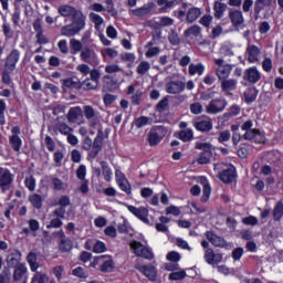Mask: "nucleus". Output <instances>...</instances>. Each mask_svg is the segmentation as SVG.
<instances>
[{
	"label": "nucleus",
	"instance_id": "obj_41",
	"mask_svg": "<svg viewBox=\"0 0 283 283\" xmlns=\"http://www.w3.org/2000/svg\"><path fill=\"white\" fill-rule=\"evenodd\" d=\"M211 144L210 143H197L195 148L200 149L202 154H208L210 156H213V153H211Z\"/></svg>",
	"mask_w": 283,
	"mask_h": 283
},
{
	"label": "nucleus",
	"instance_id": "obj_43",
	"mask_svg": "<svg viewBox=\"0 0 283 283\" xmlns=\"http://www.w3.org/2000/svg\"><path fill=\"white\" fill-rule=\"evenodd\" d=\"M151 12V7H142L132 11L134 17H147Z\"/></svg>",
	"mask_w": 283,
	"mask_h": 283
},
{
	"label": "nucleus",
	"instance_id": "obj_3",
	"mask_svg": "<svg viewBox=\"0 0 283 283\" xmlns=\"http://www.w3.org/2000/svg\"><path fill=\"white\" fill-rule=\"evenodd\" d=\"M94 264H102V273H112L114 271V260L109 255H99L94 259Z\"/></svg>",
	"mask_w": 283,
	"mask_h": 283
},
{
	"label": "nucleus",
	"instance_id": "obj_64",
	"mask_svg": "<svg viewBox=\"0 0 283 283\" xmlns=\"http://www.w3.org/2000/svg\"><path fill=\"white\" fill-rule=\"evenodd\" d=\"M220 54H222L223 56H228L229 59H231V56H233V50H231V48L223 45L220 49Z\"/></svg>",
	"mask_w": 283,
	"mask_h": 283
},
{
	"label": "nucleus",
	"instance_id": "obj_42",
	"mask_svg": "<svg viewBox=\"0 0 283 283\" xmlns=\"http://www.w3.org/2000/svg\"><path fill=\"white\" fill-rule=\"evenodd\" d=\"M179 138L184 143H189V140H193V130L186 129V130L179 132Z\"/></svg>",
	"mask_w": 283,
	"mask_h": 283
},
{
	"label": "nucleus",
	"instance_id": "obj_49",
	"mask_svg": "<svg viewBox=\"0 0 283 283\" xmlns=\"http://www.w3.org/2000/svg\"><path fill=\"white\" fill-rule=\"evenodd\" d=\"M186 277H187V272H185V270H181L178 272H171L169 274V280L171 281L185 280Z\"/></svg>",
	"mask_w": 283,
	"mask_h": 283
},
{
	"label": "nucleus",
	"instance_id": "obj_32",
	"mask_svg": "<svg viewBox=\"0 0 283 283\" xmlns=\"http://www.w3.org/2000/svg\"><path fill=\"white\" fill-rule=\"evenodd\" d=\"M273 216V220H275V222L282 220V216H283V203L281 201H279L272 212Z\"/></svg>",
	"mask_w": 283,
	"mask_h": 283
},
{
	"label": "nucleus",
	"instance_id": "obj_37",
	"mask_svg": "<svg viewBox=\"0 0 283 283\" xmlns=\"http://www.w3.org/2000/svg\"><path fill=\"white\" fill-rule=\"evenodd\" d=\"M203 185V196L201 198L202 202H207L209 200V197L211 196V186H209V181H207V178L202 179Z\"/></svg>",
	"mask_w": 283,
	"mask_h": 283
},
{
	"label": "nucleus",
	"instance_id": "obj_52",
	"mask_svg": "<svg viewBox=\"0 0 283 283\" xmlns=\"http://www.w3.org/2000/svg\"><path fill=\"white\" fill-rule=\"evenodd\" d=\"M168 106H169V97H164V98L156 105V109H157V112H159L160 114H163V112H165V109H167Z\"/></svg>",
	"mask_w": 283,
	"mask_h": 283
},
{
	"label": "nucleus",
	"instance_id": "obj_50",
	"mask_svg": "<svg viewBox=\"0 0 283 283\" xmlns=\"http://www.w3.org/2000/svg\"><path fill=\"white\" fill-rule=\"evenodd\" d=\"M117 230L119 233H129V223L122 217V222L118 223Z\"/></svg>",
	"mask_w": 283,
	"mask_h": 283
},
{
	"label": "nucleus",
	"instance_id": "obj_62",
	"mask_svg": "<svg viewBox=\"0 0 283 283\" xmlns=\"http://www.w3.org/2000/svg\"><path fill=\"white\" fill-rule=\"evenodd\" d=\"M106 250L107 248L101 241H97L93 248L94 253H105Z\"/></svg>",
	"mask_w": 283,
	"mask_h": 283
},
{
	"label": "nucleus",
	"instance_id": "obj_19",
	"mask_svg": "<svg viewBox=\"0 0 283 283\" xmlns=\"http://www.w3.org/2000/svg\"><path fill=\"white\" fill-rule=\"evenodd\" d=\"M83 114V109L81 106L71 107L69 109V113L66 114V118L69 123H76L78 120V117H81Z\"/></svg>",
	"mask_w": 283,
	"mask_h": 283
},
{
	"label": "nucleus",
	"instance_id": "obj_46",
	"mask_svg": "<svg viewBox=\"0 0 283 283\" xmlns=\"http://www.w3.org/2000/svg\"><path fill=\"white\" fill-rule=\"evenodd\" d=\"M72 247H73L72 240H70V239H64V240L60 241V251H62L63 253L70 252Z\"/></svg>",
	"mask_w": 283,
	"mask_h": 283
},
{
	"label": "nucleus",
	"instance_id": "obj_26",
	"mask_svg": "<svg viewBox=\"0 0 283 283\" xmlns=\"http://www.w3.org/2000/svg\"><path fill=\"white\" fill-rule=\"evenodd\" d=\"M195 127L198 132H211V129H213V124L211 120H199L195 123Z\"/></svg>",
	"mask_w": 283,
	"mask_h": 283
},
{
	"label": "nucleus",
	"instance_id": "obj_29",
	"mask_svg": "<svg viewBox=\"0 0 283 283\" xmlns=\"http://www.w3.org/2000/svg\"><path fill=\"white\" fill-rule=\"evenodd\" d=\"M62 85L69 90H81V83L71 77L62 80Z\"/></svg>",
	"mask_w": 283,
	"mask_h": 283
},
{
	"label": "nucleus",
	"instance_id": "obj_2",
	"mask_svg": "<svg viewBox=\"0 0 283 283\" xmlns=\"http://www.w3.org/2000/svg\"><path fill=\"white\" fill-rule=\"evenodd\" d=\"M14 180L12 172L7 168L0 167V189L1 191H10V187L12 186V181Z\"/></svg>",
	"mask_w": 283,
	"mask_h": 283
},
{
	"label": "nucleus",
	"instance_id": "obj_47",
	"mask_svg": "<svg viewBox=\"0 0 283 283\" xmlns=\"http://www.w3.org/2000/svg\"><path fill=\"white\" fill-rule=\"evenodd\" d=\"M157 28H167L174 25V19L169 17H161L159 22L156 23Z\"/></svg>",
	"mask_w": 283,
	"mask_h": 283
},
{
	"label": "nucleus",
	"instance_id": "obj_24",
	"mask_svg": "<svg viewBox=\"0 0 283 283\" xmlns=\"http://www.w3.org/2000/svg\"><path fill=\"white\" fill-rule=\"evenodd\" d=\"M231 21H232V25H234V28H238V25H242V23H244V18L242 17V11H231L229 14Z\"/></svg>",
	"mask_w": 283,
	"mask_h": 283
},
{
	"label": "nucleus",
	"instance_id": "obj_16",
	"mask_svg": "<svg viewBox=\"0 0 283 283\" xmlns=\"http://www.w3.org/2000/svg\"><path fill=\"white\" fill-rule=\"evenodd\" d=\"M6 262L9 269L10 266H19V262H21V252L19 250H14L13 252L9 253Z\"/></svg>",
	"mask_w": 283,
	"mask_h": 283
},
{
	"label": "nucleus",
	"instance_id": "obj_38",
	"mask_svg": "<svg viewBox=\"0 0 283 283\" xmlns=\"http://www.w3.org/2000/svg\"><path fill=\"white\" fill-rule=\"evenodd\" d=\"M150 69H151V64H149V62L147 61L140 62L139 65L137 66V74H139L140 76H145V74H147V72H149Z\"/></svg>",
	"mask_w": 283,
	"mask_h": 283
},
{
	"label": "nucleus",
	"instance_id": "obj_18",
	"mask_svg": "<svg viewBox=\"0 0 283 283\" xmlns=\"http://www.w3.org/2000/svg\"><path fill=\"white\" fill-rule=\"evenodd\" d=\"M244 140H255V143H264V137L260 134V129L245 130L243 135Z\"/></svg>",
	"mask_w": 283,
	"mask_h": 283
},
{
	"label": "nucleus",
	"instance_id": "obj_60",
	"mask_svg": "<svg viewBox=\"0 0 283 283\" xmlns=\"http://www.w3.org/2000/svg\"><path fill=\"white\" fill-rule=\"evenodd\" d=\"M211 156H213V155H208V154L201 153L197 163L199 165H209V163H211Z\"/></svg>",
	"mask_w": 283,
	"mask_h": 283
},
{
	"label": "nucleus",
	"instance_id": "obj_31",
	"mask_svg": "<svg viewBox=\"0 0 283 283\" xmlns=\"http://www.w3.org/2000/svg\"><path fill=\"white\" fill-rule=\"evenodd\" d=\"M55 130L60 132V134H63L64 136H67V135L72 134V132H74V129L65 123H57L55 125Z\"/></svg>",
	"mask_w": 283,
	"mask_h": 283
},
{
	"label": "nucleus",
	"instance_id": "obj_13",
	"mask_svg": "<svg viewBox=\"0 0 283 283\" xmlns=\"http://www.w3.org/2000/svg\"><path fill=\"white\" fill-rule=\"evenodd\" d=\"M71 25L75 27L80 32L85 29V17L81 10H77V12L72 15Z\"/></svg>",
	"mask_w": 283,
	"mask_h": 283
},
{
	"label": "nucleus",
	"instance_id": "obj_61",
	"mask_svg": "<svg viewBox=\"0 0 283 283\" xmlns=\"http://www.w3.org/2000/svg\"><path fill=\"white\" fill-rule=\"evenodd\" d=\"M213 258H216V253L213 249H207L205 254V260L208 264H213Z\"/></svg>",
	"mask_w": 283,
	"mask_h": 283
},
{
	"label": "nucleus",
	"instance_id": "obj_6",
	"mask_svg": "<svg viewBox=\"0 0 283 283\" xmlns=\"http://www.w3.org/2000/svg\"><path fill=\"white\" fill-rule=\"evenodd\" d=\"M104 138H105V134L103 133V129H98L97 136L93 142V148L88 153L90 158H96L98 156V154L101 153V149H103Z\"/></svg>",
	"mask_w": 283,
	"mask_h": 283
},
{
	"label": "nucleus",
	"instance_id": "obj_17",
	"mask_svg": "<svg viewBox=\"0 0 283 283\" xmlns=\"http://www.w3.org/2000/svg\"><path fill=\"white\" fill-rule=\"evenodd\" d=\"M80 59L84 61V63H88L90 65H92V61L96 59V53L94 52V50L85 46L81 51Z\"/></svg>",
	"mask_w": 283,
	"mask_h": 283
},
{
	"label": "nucleus",
	"instance_id": "obj_23",
	"mask_svg": "<svg viewBox=\"0 0 283 283\" xmlns=\"http://www.w3.org/2000/svg\"><path fill=\"white\" fill-rule=\"evenodd\" d=\"M238 86V81L235 80H222L221 81V88L222 92H226V94H229V92H233V90H235V87Z\"/></svg>",
	"mask_w": 283,
	"mask_h": 283
},
{
	"label": "nucleus",
	"instance_id": "obj_63",
	"mask_svg": "<svg viewBox=\"0 0 283 283\" xmlns=\"http://www.w3.org/2000/svg\"><path fill=\"white\" fill-rule=\"evenodd\" d=\"M87 174V170L85 168V165H81L76 170V176L80 180H85V176Z\"/></svg>",
	"mask_w": 283,
	"mask_h": 283
},
{
	"label": "nucleus",
	"instance_id": "obj_8",
	"mask_svg": "<svg viewBox=\"0 0 283 283\" xmlns=\"http://www.w3.org/2000/svg\"><path fill=\"white\" fill-rule=\"evenodd\" d=\"M227 107V101L222 98L212 99L206 107L207 114H220Z\"/></svg>",
	"mask_w": 283,
	"mask_h": 283
},
{
	"label": "nucleus",
	"instance_id": "obj_44",
	"mask_svg": "<svg viewBox=\"0 0 283 283\" xmlns=\"http://www.w3.org/2000/svg\"><path fill=\"white\" fill-rule=\"evenodd\" d=\"M101 165L104 179L106 180V182H109V180H112V169H109V166H107L106 161H101Z\"/></svg>",
	"mask_w": 283,
	"mask_h": 283
},
{
	"label": "nucleus",
	"instance_id": "obj_20",
	"mask_svg": "<svg viewBox=\"0 0 283 283\" xmlns=\"http://www.w3.org/2000/svg\"><path fill=\"white\" fill-rule=\"evenodd\" d=\"M247 52L249 63L258 62V57L260 56V49L256 45L249 44L247 48Z\"/></svg>",
	"mask_w": 283,
	"mask_h": 283
},
{
	"label": "nucleus",
	"instance_id": "obj_59",
	"mask_svg": "<svg viewBox=\"0 0 283 283\" xmlns=\"http://www.w3.org/2000/svg\"><path fill=\"white\" fill-rule=\"evenodd\" d=\"M117 185L122 188V191H125L129 196L132 193V185H129V181L127 179H124V181L117 182Z\"/></svg>",
	"mask_w": 283,
	"mask_h": 283
},
{
	"label": "nucleus",
	"instance_id": "obj_55",
	"mask_svg": "<svg viewBox=\"0 0 283 283\" xmlns=\"http://www.w3.org/2000/svg\"><path fill=\"white\" fill-rule=\"evenodd\" d=\"M84 109V116L85 118H87V120L94 118V116H96V111H94V107L86 105L83 107Z\"/></svg>",
	"mask_w": 283,
	"mask_h": 283
},
{
	"label": "nucleus",
	"instance_id": "obj_34",
	"mask_svg": "<svg viewBox=\"0 0 283 283\" xmlns=\"http://www.w3.org/2000/svg\"><path fill=\"white\" fill-rule=\"evenodd\" d=\"M205 73V65L202 64H190L189 65V75L193 76L196 74H199V76H202Z\"/></svg>",
	"mask_w": 283,
	"mask_h": 283
},
{
	"label": "nucleus",
	"instance_id": "obj_25",
	"mask_svg": "<svg viewBox=\"0 0 283 283\" xmlns=\"http://www.w3.org/2000/svg\"><path fill=\"white\" fill-rule=\"evenodd\" d=\"M200 14H202V11L200 10V8H191L189 9L187 17H186V21L188 23H193L196 20L199 19Z\"/></svg>",
	"mask_w": 283,
	"mask_h": 283
},
{
	"label": "nucleus",
	"instance_id": "obj_10",
	"mask_svg": "<svg viewBox=\"0 0 283 283\" xmlns=\"http://www.w3.org/2000/svg\"><path fill=\"white\" fill-rule=\"evenodd\" d=\"M185 87H187L185 82L171 81L166 84V92L168 94H180L181 92H185Z\"/></svg>",
	"mask_w": 283,
	"mask_h": 283
},
{
	"label": "nucleus",
	"instance_id": "obj_5",
	"mask_svg": "<svg viewBox=\"0 0 283 283\" xmlns=\"http://www.w3.org/2000/svg\"><path fill=\"white\" fill-rule=\"evenodd\" d=\"M130 247L134 249V253L138 258H145V260H154V253L150 252L147 247L143 245V243L134 241Z\"/></svg>",
	"mask_w": 283,
	"mask_h": 283
},
{
	"label": "nucleus",
	"instance_id": "obj_11",
	"mask_svg": "<svg viewBox=\"0 0 283 283\" xmlns=\"http://www.w3.org/2000/svg\"><path fill=\"white\" fill-rule=\"evenodd\" d=\"M19 51L13 50L8 57L6 59L4 67L6 70H9V72H14L17 67V63H19Z\"/></svg>",
	"mask_w": 283,
	"mask_h": 283
},
{
	"label": "nucleus",
	"instance_id": "obj_51",
	"mask_svg": "<svg viewBox=\"0 0 283 283\" xmlns=\"http://www.w3.org/2000/svg\"><path fill=\"white\" fill-rule=\"evenodd\" d=\"M271 0H256L254 4V12L260 14L262 12L264 6H269Z\"/></svg>",
	"mask_w": 283,
	"mask_h": 283
},
{
	"label": "nucleus",
	"instance_id": "obj_15",
	"mask_svg": "<svg viewBox=\"0 0 283 283\" xmlns=\"http://www.w3.org/2000/svg\"><path fill=\"white\" fill-rule=\"evenodd\" d=\"M207 240L213 244V247H227V241L222 237H218V234H214L213 232L209 231L206 233Z\"/></svg>",
	"mask_w": 283,
	"mask_h": 283
},
{
	"label": "nucleus",
	"instance_id": "obj_7",
	"mask_svg": "<svg viewBox=\"0 0 283 283\" xmlns=\"http://www.w3.org/2000/svg\"><path fill=\"white\" fill-rule=\"evenodd\" d=\"M135 269H137V271H140V273L148 277V280H151V282L156 280V268H154V265H144L140 260H137L135 263Z\"/></svg>",
	"mask_w": 283,
	"mask_h": 283
},
{
	"label": "nucleus",
	"instance_id": "obj_39",
	"mask_svg": "<svg viewBox=\"0 0 283 283\" xmlns=\"http://www.w3.org/2000/svg\"><path fill=\"white\" fill-rule=\"evenodd\" d=\"M27 260L30 264L31 271H36L39 269V263L36 262V253L30 252L27 256Z\"/></svg>",
	"mask_w": 283,
	"mask_h": 283
},
{
	"label": "nucleus",
	"instance_id": "obj_22",
	"mask_svg": "<svg viewBox=\"0 0 283 283\" xmlns=\"http://www.w3.org/2000/svg\"><path fill=\"white\" fill-rule=\"evenodd\" d=\"M78 10L70 4H62L57 8L59 14L64 18H70L75 14Z\"/></svg>",
	"mask_w": 283,
	"mask_h": 283
},
{
	"label": "nucleus",
	"instance_id": "obj_40",
	"mask_svg": "<svg viewBox=\"0 0 283 283\" xmlns=\"http://www.w3.org/2000/svg\"><path fill=\"white\" fill-rule=\"evenodd\" d=\"M85 90L86 92H90V90H96L98 87L97 82L86 78L84 82L81 83V88Z\"/></svg>",
	"mask_w": 283,
	"mask_h": 283
},
{
	"label": "nucleus",
	"instance_id": "obj_35",
	"mask_svg": "<svg viewBox=\"0 0 283 283\" xmlns=\"http://www.w3.org/2000/svg\"><path fill=\"white\" fill-rule=\"evenodd\" d=\"M135 127H137V129H140L147 125H151V118L150 117H145V116H140L138 118L135 119L134 122Z\"/></svg>",
	"mask_w": 283,
	"mask_h": 283
},
{
	"label": "nucleus",
	"instance_id": "obj_1",
	"mask_svg": "<svg viewBox=\"0 0 283 283\" xmlns=\"http://www.w3.org/2000/svg\"><path fill=\"white\" fill-rule=\"evenodd\" d=\"M166 135L167 128H165L164 126L153 127L148 133L147 137L150 147H156V145H158L163 140V138H165Z\"/></svg>",
	"mask_w": 283,
	"mask_h": 283
},
{
	"label": "nucleus",
	"instance_id": "obj_4",
	"mask_svg": "<svg viewBox=\"0 0 283 283\" xmlns=\"http://www.w3.org/2000/svg\"><path fill=\"white\" fill-rule=\"evenodd\" d=\"M214 63L216 65H219V67L216 71L219 81H224L229 78V74H231V70H233V65L231 64L224 65V60L222 59H216Z\"/></svg>",
	"mask_w": 283,
	"mask_h": 283
},
{
	"label": "nucleus",
	"instance_id": "obj_36",
	"mask_svg": "<svg viewBox=\"0 0 283 283\" xmlns=\"http://www.w3.org/2000/svg\"><path fill=\"white\" fill-rule=\"evenodd\" d=\"M29 200L35 209H41L43 207V198L41 195H32Z\"/></svg>",
	"mask_w": 283,
	"mask_h": 283
},
{
	"label": "nucleus",
	"instance_id": "obj_12",
	"mask_svg": "<svg viewBox=\"0 0 283 283\" xmlns=\"http://www.w3.org/2000/svg\"><path fill=\"white\" fill-rule=\"evenodd\" d=\"M27 273H28V268H25L23 263H20L14 269L13 282H21V280H23V283H28V276H25Z\"/></svg>",
	"mask_w": 283,
	"mask_h": 283
},
{
	"label": "nucleus",
	"instance_id": "obj_56",
	"mask_svg": "<svg viewBox=\"0 0 283 283\" xmlns=\"http://www.w3.org/2000/svg\"><path fill=\"white\" fill-rule=\"evenodd\" d=\"M24 184L25 187L29 188V191H34V189H36V179L32 176L27 177Z\"/></svg>",
	"mask_w": 283,
	"mask_h": 283
},
{
	"label": "nucleus",
	"instance_id": "obj_57",
	"mask_svg": "<svg viewBox=\"0 0 283 283\" xmlns=\"http://www.w3.org/2000/svg\"><path fill=\"white\" fill-rule=\"evenodd\" d=\"M200 34V28L198 25H192L185 31V36H198Z\"/></svg>",
	"mask_w": 283,
	"mask_h": 283
},
{
	"label": "nucleus",
	"instance_id": "obj_53",
	"mask_svg": "<svg viewBox=\"0 0 283 283\" xmlns=\"http://www.w3.org/2000/svg\"><path fill=\"white\" fill-rule=\"evenodd\" d=\"M10 144L14 151H19L21 149V138H19L17 135L10 137Z\"/></svg>",
	"mask_w": 283,
	"mask_h": 283
},
{
	"label": "nucleus",
	"instance_id": "obj_33",
	"mask_svg": "<svg viewBox=\"0 0 283 283\" xmlns=\"http://www.w3.org/2000/svg\"><path fill=\"white\" fill-rule=\"evenodd\" d=\"M12 280V272L9 266H4L0 273V283H10Z\"/></svg>",
	"mask_w": 283,
	"mask_h": 283
},
{
	"label": "nucleus",
	"instance_id": "obj_48",
	"mask_svg": "<svg viewBox=\"0 0 283 283\" xmlns=\"http://www.w3.org/2000/svg\"><path fill=\"white\" fill-rule=\"evenodd\" d=\"M48 275L36 272L34 276L32 277V283H48L49 282Z\"/></svg>",
	"mask_w": 283,
	"mask_h": 283
},
{
	"label": "nucleus",
	"instance_id": "obj_54",
	"mask_svg": "<svg viewBox=\"0 0 283 283\" xmlns=\"http://www.w3.org/2000/svg\"><path fill=\"white\" fill-rule=\"evenodd\" d=\"M73 275H75L76 277H82V279H86V277H90V274L87 273V271H85L83 268L78 266V268H75L73 271H72Z\"/></svg>",
	"mask_w": 283,
	"mask_h": 283
},
{
	"label": "nucleus",
	"instance_id": "obj_28",
	"mask_svg": "<svg viewBox=\"0 0 283 283\" xmlns=\"http://www.w3.org/2000/svg\"><path fill=\"white\" fill-rule=\"evenodd\" d=\"M255 98H258V90H255L254 87L248 88L243 93V101H245L247 103H253Z\"/></svg>",
	"mask_w": 283,
	"mask_h": 283
},
{
	"label": "nucleus",
	"instance_id": "obj_58",
	"mask_svg": "<svg viewBox=\"0 0 283 283\" xmlns=\"http://www.w3.org/2000/svg\"><path fill=\"white\" fill-rule=\"evenodd\" d=\"M143 101V91H136L135 94L130 97V103L133 105H139Z\"/></svg>",
	"mask_w": 283,
	"mask_h": 283
},
{
	"label": "nucleus",
	"instance_id": "obj_21",
	"mask_svg": "<svg viewBox=\"0 0 283 283\" xmlns=\"http://www.w3.org/2000/svg\"><path fill=\"white\" fill-rule=\"evenodd\" d=\"M244 78L249 81V83H258V81H260V72L255 67H250L245 70Z\"/></svg>",
	"mask_w": 283,
	"mask_h": 283
},
{
	"label": "nucleus",
	"instance_id": "obj_9",
	"mask_svg": "<svg viewBox=\"0 0 283 283\" xmlns=\"http://www.w3.org/2000/svg\"><path fill=\"white\" fill-rule=\"evenodd\" d=\"M128 211L133 213L136 218L142 220V222H145V224H149V210L145 207L136 208L134 206H127Z\"/></svg>",
	"mask_w": 283,
	"mask_h": 283
},
{
	"label": "nucleus",
	"instance_id": "obj_30",
	"mask_svg": "<svg viewBox=\"0 0 283 283\" xmlns=\"http://www.w3.org/2000/svg\"><path fill=\"white\" fill-rule=\"evenodd\" d=\"M227 10V4L216 1L214 2V17L216 19H222V14H224V11Z\"/></svg>",
	"mask_w": 283,
	"mask_h": 283
},
{
	"label": "nucleus",
	"instance_id": "obj_27",
	"mask_svg": "<svg viewBox=\"0 0 283 283\" xmlns=\"http://www.w3.org/2000/svg\"><path fill=\"white\" fill-rule=\"evenodd\" d=\"M81 32L76 29V27H73L72 24H66L62 27L61 34L62 36H75V34H78Z\"/></svg>",
	"mask_w": 283,
	"mask_h": 283
},
{
	"label": "nucleus",
	"instance_id": "obj_45",
	"mask_svg": "<svg viewBox=\"0 0 283 283\" xmlns=\"http://www.w3.org/2000/svg\"><path fill=\"white\" fill-rule=\"evenodd\" d=\"M70 45L72 49V54H76L77 52H81V50H83V42H81L76 39H72L70 41Z\"/></svg>",
	"mask_w": 283,
	"mask_h": 283
},
{
	"label": "nucleus",
	"instance_id": "obj_14",
	"mask_svg": "<svg viewBox=\"0 0 283 283\" xmlns=\"http://www.w3.org/2000/svg\"><path fill=\"white\" fill-rule=\"evenodd\" d=\"M219 178L221 182H224L226 185H229L233 182L235 178V168L230 167L226 170H223L221 174H219Z\"/></svg>",
	"mask_w": 283,
	"mask_h": 283
}]
</instances>
